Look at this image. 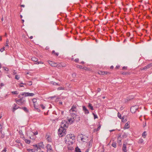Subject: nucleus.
I'll return each mask as SVG.
<instances>
[{
    "label": "nucleus",
    "instance_id": "4be33fe9",
    "mask_svg": "<svg viewBox=\"0 0 152 152\" xmlns=\"http://www.w3.org/2000/svg\"><path fill=\"white\" fill-rule=\"evenodd\" d=\"M52 53L55 56H58V54H59L58 53H56L54 50L52 51Z\"/></svg>",
    "mask_w": 152,
    "mask_h": 152
},
{
    "label": "nucleus",
    "instance_id": "dca6fc26",
    "mask_svg": "<svg viewBox=\"0 0 152 152\" xmlns=\"http://www.w3.org/2000/svg\"><path fill=\"white\" fill-rule=\"evenodd\" d=\"M76 107H75L74 106H72V107L71 109L69 110V111L70 112H76Z\"/></svg>",
    "mask_w": 152,
    "mask_h": 152
},
{
    "label": "nucleus",
    "instance_id": "f3484780",
    "mask_svg": "<svg viewBox=\"0 0 152 152\" xmlns=\"http://www.w3.org/2000/svg\"><path fill=\"white\" fill-rule=\"evenodd\" d=\"M138 143L140 144H144V140L141 138H140L139 139L138 142Z\"/></svg>",
    "mask_w": 152,
    "mask_h": 152
},
{
    "label": "nucleus",
    "instance_id": "49530a36",
    "mask_svg": "<svg viewBox=\"0 0 152 152\" xmlns=\"http://www.w3.org/2000/svg\"><path fill=\"white\" fill-rule=\"evenodd\" d=\"M3 68L4 69V70L6 71H9V69L7 67H3Z\"/></svg>",
    "mask_w": 152,
    "mask_h": 152
},
{
    "label": "nucleus",
    "instance_id": "39448f33",
    "mask_svg": "<svg viewBox=\"0 0 152 152\" xmlns=\"http://www.w3.org/2000/svg\"><path fill=\"white\" fill-rule=\"evenodd\" d=\"M16 102L19 105H20L23 104L25 101V98L23 97H22L20 99L17 100L15 99Z\"/></svg>",
    "mask_w": 152,
    "mask_h": 152
},
{
    "label": "nucleus",
    "instance_id": "5701e85b",
    "mask_svg": "<svg viewBox=\"0 0 152 152\" xmlns=\"http://www.w3.org/2000/svg\"><path fill=\"white\" fill-rule=\"evenodd\" d=\"M88 107L91 110H94L93 107L92 106V104H91L89 103L88 105Z\"/></svg>",
    "mask_w": 152,
    "mask_h": 152
},
{
    "label": "nucleus",
    "instance_id": "338daca9",
    "mask_svg": "<svg viewBox=\"0 0 152 152\" xmlns=\"http://www.w3.org/2000/svg\"><path fill=\"white\" fill-rule=\"evenodd\" d=\"M89 150V149L88 148V149H86V150L85 152H88Z\"/></svg>",
    "mask_w": 152,
    "mask_h": 152
},
{
    "label": "nucleus",
    "instance_id": "37998d69",
    "mask_svg": "<svg viewBox=\"0 0 152 152\" xmlns=\"http://www.w3.org/2000/svg\"><path fill=\"white\" fill-rule=\"evenodd\" d=\"M83 69L85 70H87V71H88L89 69L86 67H83Z\"/></svg>",
    "mask_w": 152,
    "mask_h": 152
},
{
    "label": "nucleus",
    "instance_id": "3c124183",
    "mask_svg": "<svg viewBox=\"0 0 152 152\" xmlns=\"http://www.w3.org/2000/svg\"><path fill=\"white\" fill-rule=\"evenodd\" d=\"M40 106L41 107L42 109H44L45 108V107L44 106V105L42 104H41L40 105Z\"/></svg>",
    "mask_w": 152,
    "mask_h": 152
},
{
    "label": "nucleus",
    "instance_id": "72a5a7b5",
    "mask_svg": "<svg viewBox=\"0 0 152 152\" xmlns=\"http://www.w3.org/2000/svg\"><path fill=\"white\" fill-rule=\"evenodd\" d=\"M20 76L19 75H17L15 76V78L17 80H18L20 79Z\"/></svg>",
    "mask_w": 152,
    "mask_h": 152
},
{
    "label": "nucleus",
    "instance_id": "6e6552de",
    "mask_svg": "<svg viewBox=\"0 0 152 152\" xmlns=\"http://www.w3.org/2000/svg\"><path fill=\"white\" fill-rule=\"evenodd\" d=\"M48 63L51 66L53 67H56L58 66L57 63L52 61H49Z\"/></svg>",
    "mask_w": 152,
    "mask_h": 152
},
{
    "label": "nucleus",
    "instance_id": "c9c22d12",
    "mask_svg": "<svg viewBox=\"0 0 152 152\" xmlns=\"http://www.w3.org/2000/svg\"><path fill=\"white\" fill-rule=\"evenodd\" d=\"M98 73L99 74L101 75H104L103 72H102V71H99L98 72Z\"/></svg>",
    "mask_w": 152,
    "mask_h": 152
},
{
    "label": "nucleus",
    "instance_id": "7ed1b4c3",
    "mask_svg": "<svg viewBox=\"0 0 152 152\" xmlns=\"http://www.w3.org/2000/svg\"><path fill=\"white\" fill-rule=\"evenodd\" d=\"M69 122L71 123L75 121H76L77 122H78L80 119V117L78 115H76L73 118H67Z\"/></svg>",
    "mask_w": 152,
    "mask_h": 152
},
{
    "label": "nucleus",
    "instance_id": "603ef678",
    "mask_svg": "<svg viewBox=\"0 0 152 152\" xmlns=\"http://www.w3.org/2000/svg\"><path fill=\"white\" fill-rule=\"evenodd\" d=\"M7 151V148L5 147L4 148V149L1 152H6Z\"/></svg>",
    "mask_w": 152,
    "mask_h": 152
},
{
    "label": "nucleus",
    "instance_id": "680f3d73",
    "mask_svg": "<svg viewBox=\"0 0 152 152\" xmlns=\"http://www.w3.org/2000/svg\"><path fill=\"white\" fill-rule=\"evenodd\" d=\"M16 72H15V70H14V72H13V75H15V74H16Z\"/></svg>",
    "mask_w": 152,
    "mask_h": 152
},
{
    "label": "nucleus",
    "instance_id": "f257e3e1",
    "mask_svg": "<svg viewBox=\"0 0 152 152\" xmlns=\"http://www.w3.org/2000/svg\"><path fill=\"white\" fill-rule=\"evenodd\" d=\"M68 125V124L66 121H62L61 127L59 128L58 131V134L59 137H62L66 134V129L65 128H67Z\"/></svg>",
    "mask_w": 152,
    "mask_h": 152
},
{
    "label": "nucleus",
    "instance_id": "8fccbe9b",
    "mask_svg": "<svg viewBox=\"0 0 152 152\" xmlns=\"http://www.w3.org/2000/svg\"><path fill=\"white\" fill-rule=\"evenodd\" d=\"M93 114L94 115V119H95L96 118H98V117H97V116L95 114H94V113H93Z\"/></svg>",
    "mask_w": 152,
    "mask_h": 152
},
{
    "label": "nucleus",
    "instance_id": "6e6d98bb",
    "mask_svg": "<svg viewBox=\"0 0 152 152\" xmlns=\"http://www.w3.org/2000/svg\"><path fill=\"white\" fill-rule=\"evenodd\" d=\"M123 69H127V67L126 66H124L122 68Z\"/></svg>",
    "mask_w": 152,
    "mask_h": 152
},
{
    "label": "nucleus",
    "instance_id": "aec40b11",
    "mask_svg": "<svg viewBox=\"0 0 152 152\" xmlns=\"http://www.w3.org/2000/svg\"><path fill=\"white\" fill-rule=\"evenodd\" d=\"M129 124L128 123V122H127L125 124V125L124 128V129H127L129 128Z\"/></svg>",
    "mask_w": 152,
    "mask_h": 152
},
{
    "label": "nucleus",
    "instance_id": "09e8293b",
    "mask_svg": "<svg viewBox=\"0 0 152 152\" xmlns=\"http://www.w3.org/2000/svg\"><path fill=\"white\" fill-rule=\"evenodd\" d=\"M92 141H91L89 143V147H91V145H92Z\"/></svg>",
    "mask_w": 152,
    "mask_h": 152
},
{
    "label": "nucleus",
    "instance_id": "2f4dec72",
    "mask_svg": "<svg viewBox=\"0 0 152 152\" xmlns=\"http://www.w3.org/2000/svg\"><path fill=\"white\" fill-rule=\"evenodd\" d=\"M47 140L49 142H51V138L49 136H48L47 138Z\"/></svg>",
    "mask_w": 152,
    "mask_h": 152
},
{
    "label": "nucleus",
    "instance_id": "58836bf2",
    "mask_svg": "<svg viewBox=\"0 0 152 152\" xmlns=\"http://www.w3.org/2000/svg\"><path fill=\"white\" fill-rule=\"evenodd\" d=\"M101 127V125L100 124H99L98 127L96 129V132L99 130Z\"/></svg>",
    "mask_w": 152,
    "mask_h": 152
},
{
    "label": "nucleus",
    "instance_id": "5fc2aeb1",
    "mask_svg": "<svg viewBox=\"0 0 152 152\" xmlns=\"http://www.w3.org/2000/svg\"><path fill=\"white\" fill-rule=\"evenodd\" d=\"M9 42V41L8 39H7L6 42V44H8Z\"/></svg>",
    "mask_w": 152,
    "mask_h": 152
},
{
    "label": "nucleus",
    "instance_id": "c03bdc74",
    "mask_svg": "<svg viewBox=\"0 0 152 152\" xmlns=\"http://www.w3.org/2000/svg\"><path fill=\"white\" fill-rule=\"evenodd\" d=\"M77 66V67L78 68H80V69H83V67H82V66L81 65H77V66Z\"/></svg>",
    "mask_w": 152,
    "mask_h": 152
},
{
    "label": "nucleus",
    "instance_id": "0eeeda50",
    "mask_svg": "<svg viewBox=\"0 0 152 152\" xmlns=\"http://www.w3.org/2000/svg\"><path fill=\"white\" fill-rule=\"evenodd\" d=\"M46 147L47 149V152H53V150L52 149V148L50 144L47 145L46 146Z\"/></svg>",
    "mask_w": 152,
    "mask_h": 152
},
{
    "label": "nucleus",
    "instance_id": "393cba45",
    "mask_svg": "<svg viewBox=\"0 0 152 152\" xmlns=\"http://www.w3.org/2000/svg\"><path fill=\"white\" fill-rule=\"evenodd\" d=\"M3 126V124L0 123V132H1Z\"/></svg>",
    "mask_w": 152,
    "mask_h": 152
},
{
    "label": "nucleus",
    "instance_id": "79ce46f5",
    "mask_svg": "<svg viewBox=\"0 0 152 152\" xmlns=\"http://www.w3.org/2000/svg\"><path fill=\"white\" fill-rule=\"evenodd\" d=\"M118 116L119 118H120V119L121 118V115L119 113H118Z\"/></svg>",
    "mask_w": 152,
    "mask_h": 152
},
{
    "label": "nucleus",
    "instance_id": "473e14b6",
    "mask_svg": "<svg viewBox=\"0 0 152 152\" xmlns=\"http://www.w3.org/2000/svg\"><path fill=\"white\" fill-rule=\"evenodd\" d=\"M55 97V96L50 97L48 98V101H50L51 100H52Z\"/></svg>",
    "mask_w": 152,
    "mask_h": 152
},
{
    "label": "nucleus",
    "instance_id": "de8ad7c7",
    "mask_svg": "<svg viewBox=\"0 0 152 152\" xmlns=\"http://www.w3.org/2000/svg\"><path fill=\"white\" fill-rule=\"evenodd\" d=\"M80 137L81 138V140L83 142H85V139L84 138L81 137Z\"/></svg>",
    "mask_w": 152,
    "mask_h": 152
},
{
    "label": "nucleus",
    "instance_id": "13d9d810",
    "mask_svg": "<svg viewBox=\"0 0 152 152\" xmlns=\"http://www.w3.org/2000/svg\"><path fill=\"white\" fill-rule=\"evenodd\" d=\"M72 76H73V77H75L76 76V74L75 73H73L72 74Z\"/></svg>",
    "mask_w": 152,
    "mask_h": 152
},
{
    "label": "nucleus",
    "instance_id": "f03ea898",
    "mask_svg": "<svg viewBox=\"0 0 152 152\" xmlns=\"http://www.w3.org/2000/svg\"><path fill=\"white\" fill-rule=\"evenodd\" d=\"M75 137L72 134H68L65 137L64 139L65 142L69 145H72L73 143Z\"/></svg>",
    "mask_w": 152,
    "mask_h": 152
},
{
    "label": "nucleus",
    "instance_id": "2eb2a0df",
    "mask_svg": "<svg viewBox=\"0 0 152 152\" xmlns=\"http://www.w3.org/2000/svg\"><path fill=\"white\" fill-rule=\"evenodd\" d=\"M126 143H124L123 145V150L124 152H126Z\"/></svg>",
    "mask_w": 152,
    "mask_h": 152
},
{
    "label": "nucleus",
    "instance_id": "1a4fd4ad",
    "mask_svg": "<svg viewBox=\"0 0 152 152\" xmlns=\"http://www.w3.org/2000/svg\"><path fill=\"white\" fill-rule=\"evenodd\" d=\"M44 146L43 142L39 143V150L42 149L44 150Z\"/></svg>",
    "mask_w": 152,
    "mask_h": 152
},
{
    "label": "nucleus",
    "instance_id": "f8f14e48",
    "mask_svg": "<svg viewBox=\"0 0 152 152\" xmlns=\"http://www.w3.org/2000/svg\"><path fill=\"white\" fill-rule=\"evenodd\" d=\"M32 60L34 62V64H37L38 63V59L35 57H33L31 58Z\"/></svg>",
    "mask_w": 152,
    "mask_h": 152
},
{
    "label": "nucleus",
    "instance_id": "cd10ccee",
    "mask_svg": "<svg viewBox=\"0 0 152 152\" xmlns=\"http://www.w3.org/2000/svg\"><path fill=\"white\" fill-rule=\"evenodd\" d=\"M23 110L26 113H28V110L27 109V108L25 107H23Z\"/></svg>",
    "mask_w": 152,
    "mask_h": 152
},
{
    "label": "nucleus",
    "instance_id": "c85d7f7f",
    "mask_svg": "<svg viewBox=\"0 0 152 152\" xmlns=\"http://www.w3.org/2000/svg\"><path fill=\"white\" fill-rule=\"evenodd\" d=\"M112 146L115 148L116 147V144L115 142H113L112 144Z\"/></svg>",
    "mask_w": 152,
    "mask_h": 152
},
{
    "label": "nucleus",
    "instance_id": "4d7b16f0",
    "mask_svg": "<svg viewBox=\"0 0 152 152\" xmlns=\"http://www.w3.org/2000/svg\"><path fill=\"white\" fill-rule=\"evenodd\" d=\"M16 142H17L18 143H20V141L19 140H16Z\"/></svg>",
    "mask_w": 152,
    "mask_h": 152
},
{
    "label": "nucleus",
    "instance_id": "0e129e2a",
    "mask_svg": "<svg viewBox=\"0 0 152 152\" xmlns=\"http://www.w3.org/2000/svg\"><path fill=\"white\" fill-rule=\"evenodd\" d=\"M120 67V66H116V68L117 69H118L119 67Z\"/></svg>",
    "mask_w": 152,
    "mask_h": 152
},
{
    "label": "nucleus",
    "instance_id": "423d86ee",
    "mask_svg": "<svg viewBox=\"0 0 152 152\" xmlns=\"http://www.w3.org/2000/svg\"><path fill=\"white\" fill-rule=\"evenodd\" d=\"M138 109V107L137 105L132 106L130 108V111L132 113H135Z\"/></svg>",
    "mask_w": 152,
    "mask_h": 152
},
{
    "label": "nucleus",
    "instance_id": "a19ab883",
    "mask_svg": "<svg viewBox=\"0 0 152 152\" xmlns=\"http://www.w3.org/2000/svg\"><path fill=\"white\" fill-rule=\"evenodd\" d=\"M103 72H104V75H105L110 74V72H107L106 71H103Z\"/></svg>",
    "mask_w": 152,
    "mask_h": 152
},
{
    "label": "nucleus",
    "instance_id": "bb28decb",
    "mask_svg": "<svg viewBox=\"0 0 152 152\" xmlns=\"http://www.w3.org/2000/svg\"><path fill=\"white\" fill-rule=\"evenodd\" d=\"M12 94L13 95H17L18 94V92L17 91L11 92Z\"/></svg>",
    "mask_w": 152,
    "mask_h": 152
},
{
    "label": "nucleus",
    "instance_id": "864d4df0",
    "mask_svg": "<svg viewBox=\"0 0 152 152\" xmlns=\"http://www.w3.org/2000/svg\"><path fill=\"white\" fill-rule=\"evenodd\" d=\"M74 61L76 62H77L78 61H79V59L78 58H76L74 60Z\"/></svg>",
    "mask_w": 152,
    "mask_h": 152
},
{
    "label": "nucleus",
    "instance_id": "f704fd0d",
    "mask_svg": "<svg viewBox=\"0 0 152 152\" xmlns=\"http://www.w3.org/2000/svg\"><path fill=\"white\" fill-rule=\"evenodd\" d=\"M25 142L27 144H29L30 142V141L29 140L25 139Z\"/></svg>",
    "mask_w": 152,
    "mask_h": 152
},
{
    "label": "nucleus",
    "instance_id": "69168bd1",
    "mask_svg": "<svg viewBox=\"0 0 152 152\" xmlns=\"http://www.w3.org/2000/svg\"><path fill=\"white\" fill-rule=\"evenodd\" d=\"M23 84V83H21L20 84V87H23V86L22 85V84Z\"/></svg>",
    "mask_w": 152,
    "mask_h": 152
},
{
    "label": "nucleus",
    "instance_id": "052dcab7",
    "mask_svg": "<svg viewBox=\"0 0 152 152\" xmlns=\"http://www.w3.org/2000/svg\"><path fill=\"white\" fill-rule=\"evenodd\" d=\"M140 69L141 70H145L144 67L141 68Z\"/></svg>",
    "mask_w": 152,
    "mask_h": 152
},
{
    "label": "nucleus",
    "instance_id": "bf43d9fd",
    "mask_svg": "<svg viewBox=\"0 0 152 152\" xmlns=\"http://www.w3.org/2000/svg\"><path fill=\"white\" fill-rule=\"evenodd\" d=\"M122 137L124 138H125L126 137V135L125 134H124V135H122Z\"/></svg>",
    "mask_w": 152,
    "mask_h": 152
},
{
    "label": "nucleus",
    "instance_id": "b1692460",
    "mask_svg": "<svg viewBox=\"0 0 152 152\" xmlns=\"http://www.w3.org/2000/svg\"><path fill=\"white\" fill-rule=\"evenodd\" d=\"M66 88L64 87H59L57 88V90H65Z\"/></svg>",
    "mask_w": 152,
    "mask_h": 152
},
{
    "label": "nucleus",
    "instance_id": "a878e982",
    "mask_svg": "<svg viewBox=\"0 0 152 152\" xmlns=\"http://www.w3.org/2000/svg\"><path fill=\"white\" fill-rule=\"evenodd\" d=\"M50 83L52 84L53 85H58V83L53 82V81H51Z\"/></svg>",
    "mask_w": 152,
    "mask_h": 152
},
{
    "label": "nucleus",
    "instance_id": "774afa93",
    "mask_svg": "<svg viewBox=\"0 0 152 152\" xmlns=\"http://www.w3.org/2000/svg\"><path fill=\"white\" fill-rule=\"evenodd\" d=\"M80 63L83 64H84V61H82L80 62Z\"/></svg>",
    "mask_w": 152,
    "mask_h": 152
},
{
    "label": "nucleus",
    "instance_id": "a211bd4d",
    "mask_svg": "<svg viewBox=\"0 0 152 152\" xmlns=\"http://www.w3.org/2000/svg\"><path fill=\"white\" fill-rule=\"evenodd\" d=\"M69 112L71 115V116H72V118H73L74 117V116H75V115H77L75 114L76 112H75L69 111Z\"/></svg>",
    "mask_w": 152,
    "mask_h": 152
},
{
    "label": "nucleus",
    "instance_id": "e2e57ef3",
    "mask_svg": "<svg viewBox=\"0 0 152 152\" xmlns=\"http://www.w3.org/2000/svg\"><path fill=\"white\" fill-rule=\"evenodd\" d=\"M100 90H101V89L100 88H98L97 91H98V92H99L100 91Z\"/></svg>",
    "mask_w": 152,
    "mask_h": 152
},
{
    "label": "nucleus",
    "instance_id": "ddd939ff",
    "mask_svg": "<svg viewBox=\"0 0 152 152\" xmlns=\"http://www.w3.org/2000/svg\"><path fill=\"white\" fill-rule=\"evenodd\" d=\"M152 67V63L148 64L144 67L145 70L148 69L149 68Z\"/></svg>",
    "mask_w": 152,
    "mask_h": 152
},
{
    "label": "nucleus",
    "instance_id": "6ab92c4d",
    "mask_svg": "<svg viewBox=\"0 0 152 152\" xmlns=\"http://www.w3.org/2000/svg\"><path fill=\"white\" fill-rule=\"evenodd\" d=\"M21 95H34V94L33 93L24 92L21 94Z\"/></svg>",
    "mask_w": 152,
    "mask_h": 152
},
{
    "label": "nucleus",
    "instance_id": "ea45409f",
    "mask_svg": "<svg viewBox=\"0 0 152 152\" xmlns=\"http://www.w3.org/2000/svg\"><path fill=\"white\" fill-rule=\"evenodd\" d=\"M5 49V47H4L3 48H1L0 49V51L1 52H3L4 50Z\"/></svg>",
    "mask_w": 152,
    "mask_h": 152
},
{
    "label": "nucleus",
    "instance_id": "20e7f679",
    "mask_svg": "<svg viewBox=\"0 0 152 152\" xmlns=\"http://www.w3.org/2000/svg\"><path fill=\"white\" fill-rule=\"evenodd\" d=\"M33 102V103L34 107V109L38 111V103L37 102V99L35 98H34L32 99Z\"/></svg>",
    "mask_w": 152,
    "mask_h": 152
},
{
    "label": "nucleus",
    "instance_id": "c756f323",
    "mask_svg": "<svg viewBox=\"0 0 152 152\" xmlns=\"http://www.w3.org/2000/svg\"><path fill=\"white\" fill-rule=\"evenodd\" d=\"M75 151L76 152H81L80 149L78 147H77L75 148Z\"/></svg>",
    "mask_w": 152,
    "mask_h": 152
},
{
    "label": "nucleus",
    "instance_id": "412c9836",
    "mask_svg": "<svg viewBox=\"0 0 152 152\" xmlns=\"http://www.w3.org/2000/svg\"><path fill=\"white\" fill-rule=\"evenodd\" d=\"M133 96H131L129 97H128L126 99V100L127 101H130L131 99H133L134 98Z\"/></svg>",
    "mask_w": 152,
    "mask_h": 152
},
{
    "label": "nucleus",
    "instance_id": "9d476101",
    "mask_svg": "<svg viewBox=\"0 0 152 152\" xmlns=\"http://www.w3.org/2000/svg\"><path fill=\"white\" fill-rule=\"evenodd\" d=\"M57 64L58 66L57 67L59 68L65 67L66 66V64L64 63H61Z\"/></svg>",
    "mask_w": 152,
    "mask_h": 152
},
{
    "label": "nucleus",
    "instance_id": "4468645a",
    "mask_svg": "<svg viewBox=\"0 0 152 152\" xmlns=\"http://www.w3.org/2000/svg\"><path fill=\"white\" fill-rule=\"evenodd\" d=\"M83 109L85 114H88L89 113V112L88 110L85 106L83 107Z\"/></svg>",
    "mask_w": 152,
    "mask_h": 152
},
{
    "label": "nucleus",
    "instance_id": "a18cd8bd",
    "mask_svg": "<svg viewBox=\"0 0 152 152\" xmlns=\"http://www.w3.org/2000/svg\"><path fill=\"white\" fill-rule=\"evenodd\" d=\"M4 85V84L3 83H1L0 84V88H1Z\"/></svg>",
    "mask_w": 152,
    "mask_h": 152
},
{
    "label": "nucleus",
    "instance_id": "e433bc0d",
    "mask_svg": "<svg viewBox=\"0 0 152 152\" xmlns=\"http://www.w3.org/2000/svg\"><path fill=\"white\" fill-rule=\"evenodd\" d=\"M146 132H144L142 134V136L144 137L145 138L146 136Z\"/></svg>",
    "mask_w": 152,
    "mask_h": 152
},
{
    "label": "nucleus",
    "instance_id": "7c9ffc66",
    "mask_svg": "<svg viewBox=\"0 0 152 152\" xmlns=\"http://www.w3.org/2000/svg\"><path fill=\"white\" fill-rule=\"evenodd\" d=\"M27 151L29 152H35L34 150L32 149H28Z\"/></svg>",
    "mask_w": 152,
    "mask_h": 152
},
{
    "label": "nucleus",
    "instance_id": "9b49d317",
    "mask_svg": "<svg viewBox=\"0 0 152 152\" xmlns=\"http://www.w3.org/2000/svg\"><path fill=\"white\" fill-rule=\"evenodd\" d=\"M18 108H20L18 106H17L16 104H14L13 105V109L12 110L13 112L14 113L16 110Z\"/></svg>",
    "mask_w": 152,
    "mask_h": 152
},
{
    "label": "nucleus",
    "instance_id": "4c0bfd02",
    "mask_svg": "<svg viewBox=\"0 0 152 152\" xmlns=\"http://www.w3.org/2000/svg\"><path fill=\"white\" fill-rule=\"evenodd\" d=\"M5 46V47H4L6 48V50H7L9 48V47L8 44H6Z\"/></svg>",
    "mask_w": 152,
    "mask_h": 152
}]
</instances>
